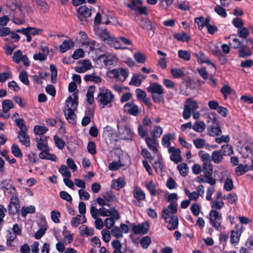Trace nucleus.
<instances>
[{
    "mask_svg": "<svg viewBox=\"0 0 253 253\" xmlns=\"http://www.w3.org/2000/svg\"><path fill=\"white\" fill-rule=\"evenodd\" d=\"M174 38L177 41L182 42H187L191 39V37L184 32L175 34Z\"/></svg>",
    "mask_w": 253,
    "mask_h": 253,
    "instance_id": "c756f323",
    "label": "nucleus"
},
{
    "mask_svg": "<svg viewBox=\"0 0 253 253\" xmlns=\"http://www.w3.org/2000/svg\"><path fill=\"white\" fill-rule=\"evenodd\" d=\"M111 233L112 236L116 238H121L123 237L121 229L118 226H114L113 228L111 230Z\"/></svg>",
    "mask_w": 253,
    "mask_h": 253,
    "instance_id": "13d9d810",
    "label": "nucleus"
},
{
    "mask_svg": "<svg viewBox=\"0 0 253 253\" xmlns=\"http://www.w3.org/2000/svg\"><path fill=\"white\" fill-rule=\"evenodd\" d=\"M27 131H19L17 138L23 145H24L26 147H29L30 146L31 143L30 137Z\"/></svg>",
    "mask_w": 253,
    "mask_h": 253,
    "instance_id": "2eb2a0df",
    "label": "nucleus"
},
{
    "mask_svg": "<svg viewBox=\"0 0 253 253\" xmlns=\"http://www.w3.org/2000/svg\"><path fill=\"white\" fill-rule=\"evenodd\" d=\"M79 14L78 17L83 21V18H86L89 17L91 15V10L90 9L88 8L86 5H83L80 6L78 9Z\"/></svg>",
    "mask_w": 253,
    "mask_h": 253,
    "instance_id": "f3484780",
    "label": "nucleus"
},
{
    "mask_svg": "<svg viewBox=\"0 0 253 253\" xmlns=\"http://www.w3.org/2000/svg\"><path fill=\"white\" fill-rule=\"evenodd\" d=\"M198 155L203 161L211 162V156L204 151L201 150L198 153Z\"/></svg>",
    "mask_w": 253,
    "mask_h": 253,
    "instance_id": "6e6d98bb",
    "label": "nucleus"
},
{
    "mask_svg": "<svg viewBox=\"0 0 253 253\" xmlns=\"http://www.w3.org/2000/svg\"><path fill=\"white\" fill-rule=\"evenodd\" d=\"M74 42L71 40H65L60 46L61 52L64 53L67 50L73 48Z\"/></svg>",
    "mask_w": 253,
    "mask_h": 253,
    "instance_id": "412c9836",
    "label": "nucleus"
},
{
    "mask_svg": "<svg viewBox=\"0 0 253 253\" xmlns=\"http://www.w3.org/2000/svg\"><path fill=\"white\" fill-rule=\"evenodd\" d=\"M242 225H236L231 232L230 243L232 244H237L239 242L242 233Z\"/></svg>",
    "mask_w": 253,
    "mask_h": 253,
    "instance_id": "9b49d317",
    "label": "nucleus"
},
{
    "mask_svg": "<svg viewBox=\"0 0 253 253\" xmlns=\"http://www.w3.org/2000/svg\"><path fill=\"white\" fill-rule=\"evenodd\" d=\"M134 58L138 63H143L146 60L145 56L139 52L134 54Z\"/></svg>",
    "mask_w": 253,
    "mask_h": 253,
    "instance_id": "774afa93",
    "label": "nucleus"
},
{
    "mask_svg": "<svg viewBox=\"0 0 253 253\" xmlns=\"http://www.w3.org/2000/svg\"><path fill=\"white\" fill-rule=\"evenodd\" d=\"M20 80L25 85H29L30 83L28 78V74L26 71H22L20 73L19 76Z\"/></svg>",
    "mask_w": 253,
    "mask_h": 253,
    "instance_id": "052dcab7",
    "label": "nucleus"
},
{
    "mask_svg": "<svg viewBox=\"0 0 253 253\" xmlns=\"http://www.w3.org/2000/svg\"><path fill=\"white\" fill-rule=\"evenodd\" d=\"M220 91L224 95V98L226 99L227 95L230 94L233 90L228 85L225 84L221 88Z\"/></svg>",
    "mask_w": 253,
    "mask_h": 253,
    "instance_id": "680f3d73",
    "label": "nucleus"
},
{
    "mask_svg": "<svg viewBox=\"0 0 253 253\" xmlns=\"http://www.w3.org/2000/svg\"><path fill=\"white\" fill-rule=\"evenodd\" d=\"M168 223L167 227L169 230H174L178 228V219L177 217H172L168 220H165Z\"/></svg>",
    "mask_w": 253,
    "mask_h": 253,
    "instance_id": "4be33fe9",
    "label": "nucleus"
},
{
    "mask_svg": "<svg viewBox=\"0 0 253 253\" xmlns=\"http://www.w3.org/2000/svg\"><path fill=\"white\" fill-rule=\"evenodd\" d=\"M36 211L34 206H30L26 208L23 207L21 209V214L23 217H26L28 213H34Z\"/></svg>",
    "mask_w": 253,
    "mask_h": 253,
    "instance_id": "c03bdc74",
    "label": "nucleus"
},
{
    "mask_svg": "<svg viewBox=\"0 0 253 253\" xmlns=\"http://www.w3.org/2000/svg\"><path fill=\"white\" fill-rule=\"evenodd\" d=\"M177 211V208L175 207L164 208L162 211V217L165 220H168L169 218H172V217H177L174 215Z\"/></svg>",
    "mask_w": 253,
    "mask_h": 253,
    "instance_id": "f8f14e48",
    "label": "nucleus"
},
{
    "mask_svg": "<svg viewBox=\"0 0 253 253\" xmlns=\"http://www.w3.org/2000/svg\"><path fill=\"white\" fill-rule=\"evenodd\" d=\"M142 82V79H140V76L138 75H134L130 82L129 85H133L135 86H139L140 85Z\"/></svg>",
    "mask_w": 253,
    "mask_h": 253,
    "instance_id": "49530a36",
    "label": "nucleus"
},
{
    "mask_svg": "<svg viewBox=\"0 0 253 253\" xmlns=\"http://www.w3.org/2000/svg\"><path fill=\"white\" fill-rule=\"evenodd\" d=\"M80 230V234L82 236L86 235L87 236H92L94 234L93 228H89L87 226H82L79 228Z\"/></svg>",
    "mask_w": 253,
    "mask_h": 253,
    "instance_id": "f704fd0d",
    "label": "nucleus"
},
{
    "mask_svg": "<svg viewBox=\"0 0 253 253\" xmlns=\"http://www.w3.org/2000/svg\"><path fill=\"white\" fill-rule=\"evenodd\" d=\"M34 130L36 134L41 135L45 133L48 130V128L46 126L37 125L34 127Z\"/></svg>",
    "mask_w": 253,
    "mask_h": 253,
    "instance_id": "a18cd8bd",
    "label": "nucleus"
},
{
    "mask_svg": "<svg viewBox=\"0 0 253 253\" xmlns=\"http://www.w3.org/2000/svg\"><path fill=\"white\" fill-rule=\"evenodd\" d=\"M100 38L104 42L107 44L112 41L113 37H111L108 30L106 29H102L100 33Z\"/></svg>",
    "mask_w": 253,
    "mask_h": 253,
    "instance_id": "cd10ccee",
    "label": "nucleus"
},
{
    "mask_svg": "<svg viewBox=\"0 0 253 253\" xmlns=\"http://www.w3.org/2000/svg\"><path fill=\"white\" fill-rule=\"evenodd\" d=\"M174 137L171 134H165L163 136L162 139V145L165 147H169L170 145V140L173 139Z\"/></svg>",
    "mask_w": 253,
    "mask_h": 253,
    "instance_id": "ea45409f",
    "label": "nucleus"
},
{
    "mask_svg": "<svg viewBox=\"0 0 253 253\" xmlns=\"http://www.w3.org/2000/svg\"><path fill=\"white\" fill-rule=\"evenodd\" d=\"M114 99V95L112 92L107 89L101 90L96 98L98 102L102 105V108L107 105L111 107L112 106L111 103Z\"/></svg>",
    "mask_w": 253,
    "mask_h": 253,
    "instance_id": "20e7f679",
    "label": "nucleus"
},
{
    "mask_svg": "<svg viewBox=\"0 0 253 253\" xmlns=\"http://www.w3.org/2000/svg\"><path fill=\"white\" fill-rule=\"evenodd\" d=\"M145 141L148 147L150 150L153 151V153H157L158 152L157 146L159 143L157 139L155 138L147 137L145 138Z\"/></svg>",
    "mask_w": 253,
    "mask_h": 253,
    "instance_id": "dca6fc26",
    "label": "nucleus"
},
{
    "mask_svg": "<svg viewBox=\"0 0 253 253\" xmlns=\"http://www.w3.org/2000/svg\"><path fill=\"white\" fill-rule=\"evenodd\" d=\"M177 168L182 176H185L187 175L188 167L186 164L181 163L177 166Z\"/></svg>",
    "mask_w": 253,
    "mask_h": 253,
    "instance_id": "37998d69",
    "label": "nucleus"
},
{
    "mask_svg": "<svg viewBox=\"0 0 253 253\" xmlns=\"http://www.w3.org/2000/svg\"><path fill=\"white\" fill-rule=\"evenodd\" d=\"M243 44L242 42L236 37L233 38L230 42V46L234 49L240 48Z\"/></svg>",
    "mask_w": 253,
    "mask_h": 253,
    "instance_id": "3c124183",
    "label": "nucleus"
},
{
    "mask_svg": "<svg viewBox=\"0 0 253 253\" xmlns=\"http://www.w3.org/2000/svg\"><path fill=\"white\" fill-rule=\"evenodd\" d=\"M251 47L250 45L243 44L242 47L239 48V56L242 58H245L250 56L252 55Z\"/></svg>",
    "mask_w": 253,
    "mask_h": 253,
    "instance_id": "aec40b11",
    "label": "nucleus"
},
{
    "mask_svg": "<svg viewBox=\"0 0 253 253\" xmlns=\"http://www.w3.org/2000/svg\"><path fill=\"white\" fill-rule=\"evenodd\" d=\"M210 223L217 230H219L222 222V215L218 211L211 210L209 214Z\"/></svg>",
    "mask_w": 253,
    "mask_h": 253,
    "instance_id": "423d86ee",
    "label": "nucleus"
},
{
    "mask_svg": "<svg viewBox=\"0 0 253 253\" xmlns=\"http://www.w3.org/2000/svg\"><path fill=\"white\" fill-rule=\"evenodd\" d=\"M84 80L86 82L91 81L96 83H100L101 81L100 77L92 75H85L84 77Z\"/></svg>",
    "mask_w": 253,
    "mask_h": 253,
    "instance_id": "4d7b16f0",
    "label": "nucleus"
},
{
    "mask_svg": "<svg viewBox=\"0 0 253 253\" xmlns=\"http://www.w3.org/2000/svg\"><path fill=\"white\" fill-rule=\"evenodd\" d=\"M140 243L143 249H147L151 243V239L148 236H145L141 239Z\"/></svg>",
    "mask_w": 253,
    "mask_h": 253,
    "instance_id": "864d4df0",
    "label": "nucleus"
},
{
    "mask_svg": "<svg viewBox=\"0 0 253 253\" xmlns=\"http://www.w3.org/2000/svg\"><path fill=\"white\" fill-rule=\"evenodd\" d=\"M125 186V181L124 178L120 177L116 180H113L112 182V188L119 190Z\"/></svg>",
    "mask_w": 253,
    "mask_h": 253,
    "instance_id": "bb28decb",
    "label": "nucleus"
},
{
    "mask_svg": "<svg viewBox=\"0 0 253 253\" xmlns=\"http://www.w3.org/2000/svg\"><path fill=\"white\" fill-rule=\"evenodd\" d=\"M199 108L197 101L192 98H188L184 104V110L182 116L184 119L187 120L190 118L191 113Z\"/></svg>",
    "mask_w": 253,
    "mask_h": 253,
    "instance_id": "39448f33",
    "label": "nucleus"
},
{
    "mask_svg": "<svg viewBox=\"0 0 253 253\" xmlns=\"http://www.w3.org/2000/svg\"><path fill=\"white\" fill-rule=\"evenodd\" d=\"M0 189L4 193L10 194H15L16 189L13 185V183L10 179H5L0 183Z\"/></svg>",
    "mask_w": 253,
    "mask_h": 253,
    "instance_id": "1a4fd4ad",
    "label": "nucleus"
},
{
    "mask_svg": "<svg viewBox=\"0 0 253 253\" xmlns=\"http://www.w3.org/2000/svg\"><path fill=\"white\" fill-rule=\"evenodd\" d=\"M163 133L162 128L160 126H155L151 132L152 138H155L157 139L160 137Z\"/></svg>",
    "mask_w": 253,
    "mask_h": 253,
    "instance_id": "603ef678",
    "label": "nucleus"
},
{
    "mask_svg": "<svg viewBox=\"0 0 253 253\" xmlns=\"http://www.w3.org/2000/svg\"><path fill=\"white\" fill-rule=\"evenodd\" d=\"M86 222V218L84 215H77L76 217H73L71 221L72 226L77 227L80 224H83Z\"/></svg>",
    "mask_w": 253,
    "mask_h": 253,
    "instance_id": "6ab92c4d",
    "label": "nucleus"
},
{
    "mask_svg": "<svg viewBox=\"0 0 253 253\" xmlns=\"http://www.w3.org/2000/svg\"><path fill=\"white\" fill-rule=\"evenodd\" d=\"M11 195L12 197L10 198V202L8 206V210L10 214H15L19 211L20 208L17 191H16L15 194Z\"/></svg>",
    "mask_w": 253,
    "mask_h": 253,
    "instance_id": "9d476101",
    "label": "nucleus"
},
{
    "mask_svg": "<svg viewBox=\"0 0 253 253\" xmlns=\"http://www.w3.org/2000/svg\"><path fill=\"white\" fill-rule=\"evenodd\" d=\"M2 108L4 113H7L11 109L14 108V104L11 100L6 99L2 103Z\"/></svg>",
    "mask_w": 253,
    "mask_h": 253,
    "instance_id": "c9c22d12",
    "label": "nucleus"
},
{
    "mask_svg": "<svg viewBox=\"0 0 253 253\" xmlns=\"http://www.w3.org/2000/svg\"><path fill=\"white\" fill-rule=\"evenodd\" d=\"M138 24L143 29L147 31H152L153 33H154L155 26L153 25L152 22L150 20L142 19L138 23Z\"/></svg>",
    "mask_w": 253,
    "mask_h": 253,
    "instance_id": "a211bd4d",
    "label": "nucleus"
},
{
    "mask_svg": "<svg viewBox=\"0 0 253 253\" xmlns=\"http://www.w3.org/2000/svg\"><path fill=\"white\" fill-rule=\"evenodd\" d=\"M11 151L13 155L17 158H22L23 156L22 152L18 145L16 144H13L11 146Z\"/></svg>",
    "mask_w": 253,
    "mask_h": 253,
    "instance_id": "79ce46f5",
    "label": "nucleus"
},
{
    "mask_svg": "<svg viewBox=\"0 0 253 253\" xmlns=\"http://www.w3.org/2000/svg\"><path fill=\"white\" fill-rule=\"evenodd\" d=\"M142 5V1L141 0H132L130 3L127 4L126 6L131 10L136 11Z\"/></svg>",
    "mask_w": 253,
    "mask_h": 253,
    "instance_id": "4c0bfd02",
    "label": "nucleus"
},
{
    "mask_svg": "<svg viewBox=\"0 0 253 253\" xmlns=\"http://www.w3.org/2000/svg\"><path fill=\"white\" fill-rule=\"evenodd\" d=\"M111 46L114 47L116 49H126L127 47H122L120 41L117 38L114 37L112 39V41L109 44Z\"/></svg>",
    "mask_w": 253,
    "mask_h": 253,
    "instance_id": "09e8293b",
    "label": "nucleus"
},
{
    "mask_svg": "<svg viewBox=\"0 0 253 253\" xmlns=\"http://www.w3.org/2000/svg\"><path fill=\"white\" fill-rule=\"evenodd\" d=\"M50 70L51 71V82L53 84H55L57 82V70L55 67V66L53 64H51L50 65Z\"/></svg>",
    "mask_w": 253,
    "mask_h": 253,
    "instance_id": "de8ad7c7",
    "label": "nucleus"
},
{
    "mask_svg": "<svg viewBox=\"0 0 253 253\" xmlns=\"http://www.w3.org/2000/svg\"><path fill=\"white\" fill-rule=\"evenodd\" d=\"M223 198L225 200H228L230 204L235 203L238 200L237 195L235 193H230L227 196H224Z\"/></svg>",
    "mask_w": 253,
    "mask_h": 253,
    "instance_id": "bf43d9fd",
    "label": "nucleus"
},
{
    "mask_svg": "<svg viewBox=\"0 0 253 253\" xmlns=\"http://www.w3.org/2000/svg\"><path fill=\"white\" fill-rule=\"evenodd\" d=\"M59 171L62 174L63 176L70 178L71 176V172H70L68 168L65 165H62L59 169Z\"/></svg>",
    "mask_w": 253,
    "mask_h": 253,
    "instance_id": "e2e57ef3",
    "label": "nucleus"
},
{
    "mask_svg": "<svg viewBox=\"0 0 253 253\" xmlns=\"http://www.w3.org/2000/svg\"><path fill=\"white\" fill-rule=\"evenodd\" d=\"M134 100L126 103L124 107V110L128 114L133 116H138L141 112V108L134 103Z\"/></svg>",
    "mask_w": 253,
    "mask_h": 253,
    "instance_id": "6e6552de",
    "label": "nucleus"
},
{
    "mask_svg": "<svg viewBox=\"0 0 253 253\" xmlns=\"http://www.w3.org/2000/svg\"><path fill=\"white\" fill-rule=\"evenodd\" d=\"M220 150L223 156H230L234 153L232 146L229 144L222 145Z\"/></svg>",
    "mask_w": 253,
    "mask_h": 253,
    "instance_id": "2f4dec72",
    "label": "nucleus"
},
{
    "mask_svg": "<svg viewBox=\"0 0 253 253\" xmlns=\"http://www.w3.org/2000/svg\"><path fill=\"white\" fill-rule=\"evenodd\" d=\"M208 131L209 134L212 136L219 135L222 133L221 129L219 126H211L210 128L208 129Z\"/></svg>",
    "mask_w": 253,
    "mask_h": 253,
    "instance_id": "a19ab883",
    "label": "nucleus"
},
{
    "mask_svg": "<svg viewBox=\"0 0 253 253\" xmlns=\"http://www.w3.org/2000/svg\"><path fill=\"white\" fill-rule=\"evenodd\" d=\"M54 140L55 141L56 146L60 149H63L65 145L64 140L60 137L55 135L54 136Z\"/></svg>",
    "mask_w": 253,
    "mask_h": 253,
    "instance_id": "0e129e2a",
    "label": "nucleus"
},
{
    "mask_svg": "<svg viewBox=\"0 0 253 253\" xmlns=\"http://www.w3.org/2000/svg\"><path fill=\"white\" fill-rule=\"evenodd\" d=\"M206 127L205 123L203 121H196L193 124L192 129L196 132H202L205 130Z\"/></svg>",
    "mask_w": 253,
    "mask_h": 253,
    "instance_id": "b1692460",
    "label": "nucleus"
},
{
    "mask_svg": "<svg viewBox=\"0 0 253 253\" xmlns=\"http://www.w3.org/2000/svg\"><path fill=\"white\" fill-rule=\"evenodd\" d=\"M170 73L174 78H180L184 76L183 70L181 68H172Z\"/></svg>",
    "mask_w": 253,
    "mask_h": 253,
    "instance_id": "e433bc0d",
    "label": "nucleus"
},
{
    "mask_svg": "<svg viewBox=\"0 0 253 253\" xmlns=\"http://www.w3.org/2000/svg\"><path fill=\"white\" fill-rule=\"evenodd\" d=\"M196 56L200 60L201 63H206L208 65H211L212 66L214 67V65L202 52H200L196 54Z\"/></svg>",
    "mask_w": 253,
    "mask_h": 253,
    "instance_id": "58836bf2",
    "label": "nucleus"
},
{
    "mask_svg": "<svg viewBox=\"0 0 253 253\" xmlns=\"http://www.w3.org/2000/svg\"><path fill=\"white\" fill-rule=\"evenodd\" d=\"M118 135L120 139L124 140H131L133 133L129 125L124 120L118 122Z\"/></svg>",
    "mask_w": 253,
    "mask_h": 253,
    "instance_id": "7ed1b4c3",
    "label": "nucleus"
},
{
    "mask_svg": "<svg viewBox=\"0 0 253 253\" xmlns=\"http://www.w3.org/2000/svg\"><path fill=\"white\" fill-rule=\"evenodd\" d=\"M49 150H46L41 152L39 154V157L42 159L49 160L53 162L56 161V156L53 154L48 152Z\"/></svg>",
    "mask_w": 253,
    "mask_h": 253,
    "instance_id": "393cba45",
    "label": "nucleus"
},
{
    "mask_svg": "<svg viewBox=\"0 0 253 253\" xmlns=\"http://www.w3.org/2000/svg\"><path fill=\"white\" fill-rule=\"evenodd\" d=\"M147 90L151 93L153 101L155 103H160L164 101V89L162 85L157 83H151L147 88Z\"/></svg>",
    "mask_w": 253,
    "mask_h": 253,
    "instance_id": "f03ea898",
    "label": "nucleus"
},
{
    "mask_svg": "<svg viewBox=\"0 0 253 253\" xmlns=\"http://www.w3.org/2000/svg\"><path fill=\"white\" fill-rule=\"evenodd\" d=\"M223 159V155L220 150L214 151L211 154V161L215 164H219Z\"/></svg>",
    "mask_w": 253,
    "mask_h": 253,
    "instance_id": "5701e85b",
    "label": "nucleus"
},
{
    "mask_svg": "<svg viewBox=\"0 0 253 253\" xmlns=\"http://www.w3.org/2000/svg\"><path fill=\"white\" fill-rule=\"evenodd\" d=\"M178 199L177 195L176 193H171L168 197V201L170 203L168 208L175 207L177 208V204L176 201Z\"/></svg>",
    "mask_w": 253,
    "mask_h": 253,
    "instance_id": "473e14b6",
    "label": "nucleus"
},
{
    "mask_svg": "<svg viewBox=\"0 0 253 253\" xmlns=\"http://www.w3.org/2000/svg\"><path fill=\"white\" fill-rule=\"evenodd\" d=\"M237 166L235 169V172L238 175H242L250 170L249 167L247 164L245 165L240 164Z\"/></svg>",
    "mask_w": 253,
    "mask_h": 253,
    "instance_id": "72a5a7b5",
    "label": "nucleus"
},
{
    "mask_svg": "<svg viewBox=\"0 0 253 253\" xmlns=\"http://www.w3.org/2000/svg\"><path fill=\"white\" fill-rule=\"evenodd\" d=\"M95 89V87L94 85H91L88 88L86 93V101L89 104H92L94 103L93 94Z\"/></svg>",
    "mask_w": 253,
    "mask_h": 253,
    "instance_id": "c85d7f7f",
    "label": "nucleus"
},
{
    "mask_svg": "<svg viewBox=\"0 0 253 253\" xmlns=\"http://www.w3.org/2000/svg\"><path fill=\"white\" fill-rule=\"evenodd\" d=\"M148 227L149 224L143 222L141 224L133 225L132 231L135 234H145L148 231Z\"/></svg>",
    "mask_w": 253,
    "mask_h": 253,
    "instance_id": "ddd939ff",
    "label": "nucleus"
},
{
    "mask_svg": "<svg viewBox=\"0 0 253 253\" xmlns=\"http://www.w3.org/2000/svg\"><path fill=\"white\" fill-rule=\"evenodd\" d=\"M96 61L97 64H100L102 66L107 67L114 64V58L110 54L103 53L96 57Z\"/></svg>",
    "mask_w": 253,
    "mask_h": 253,
    "instance_id": "0eeeda50",
    "label": "nucleus"
},
{
    "mask_svg": "<svg viewBox=\"0 0 253 253\" xmlns=\"http://www.w3.org/2000/svg\"><path fill=\"white\" fill-rule=\"evenodd\" d=\"M178 57L184 60L189 61L191 58V55L189 51L183 50H179L178 51Z\"/></svg>",
    "mask_w": 253,
    "mask_h": 253,
    "instance_id": "8fccbe9b",
    "label": "nucleus"
},
{
    "mask_svg": "<svg viewBox=\"0 0 253 253\" xmlns=\"http://www.w3.org/2000/svg\"><path fill=\"white\" fill-rule=\"evenodd\" d=\"M133 196L138 201L144 200L145 199L144 192L138 187H135L133 192Z\"/></svg>",
    "mask_w": 253,
    "mask_h": 253,
    "instance_id": "a878e982",
    "label": "nucleus"
},
{
    "mask_svg": "<svg viewBox=\"0 0 253 253\" xmlns=\"http://www.w3.org/2000/svg\"><path fill=\"white\" fill-rule=\"evenodd\" d=\"M16 125L20 128L19 131H27V128L24 123L23 119H18L15 120Z\"/></svg>",
    "mask_w": 253,
    "mask_h": 253,
    "instance_id": "69168bd1",
    "label": "nucleus"
},
{
    "mask_svg": "<svg viewBox=\"0 0 253 253\" xmlns=\"http://www.w3.org/2000/svg\"><path fill=\"white\" fill-rule=\"evenodd\" d=\"M213 166L209 162H204L202 165L203 174L197 177L200 183H207L213 186L216 184V180L212 177Z\"/></svg>",
    "mask_w": 253,
    "mask_h": 253,
    "instance_id": "f257e3e1",
    "label": "nucleus"
},
{
    "mask_svg": "<svg viewBox=\"0 0 253 253\" xmlns=\"http://www.w3.org/2000/svg\"><path fill=\"white\" fill-rule=\"evenodd\" d=\"M38 140V138H37ZM37 148L40 151H46L49 150V148L46 143L43 142V140L42 138H41L39 140H37Z\"/></svg>",
    "mask_w": 253,
    "mask_h": 253,
    "instance_id": "5fc2aeb1",
    "label": "nucleus"
},
{
    "mask_svg": "<svg viewBox=\"0 0 253 253\" xmlns=\"http://www.w3.org/2000/svg\"><path fill=\"white\" fill-rule=\"evenodd\" d=\"M74 111H73L72 108H69L67 109V113L65 112L66 118L69 123L71 124H74L75 122V114Z\"/></svg>",
    "mask_w": 253,
    "mask_h": 253,
    "instance_id": "7c9ffc66",
    "label": "nucleus"
},
{
    "mask_svg": "<svg viewBox=\"0 0 253 253\" xmlns=\"http://www.w3.org/2000/svg\"><path fill=\"white\" fill-rule=\"evenodd\" d=\"M193 143L197 149L203 148L206 144V141L202 138H198L193 140Z\"/></svg>",
    "mask_w": 253,
    "mask_h": 253,
    "instance_id": "338daca9",
    "label": "nucleus"
},
{
    "mask_svg": "<svg viewBox=\"0 0 253 253\" xmlns=\"http://www.w3.org/2000/svg\"><path fill=\"white\" fill-rule=\"evenodd\" d=\"M73 97L69 96L66 101V106L68 108H72L73 111L76 110L78 105V96L76 93L73 94Z\"/></svg>",
    "mask_w": 253,
    "mask_h": 253,
    "instance_id": "4468645a",
    "label": "nucleus"
}]
</instances>
